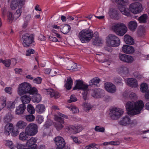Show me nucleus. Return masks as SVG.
I'll list each match as a JSON object with an SVG mask.
<instances>
[{
  "mask_svg": "<svg viewBox=\"0 0 149 149\" xmlns=\"http://www.w3.org/2000/svg\"><path fill=\"white\" fill-rule=\"evenodd\" d=\"M31 97L30 95L26 94L20 97V100L22 104H28L30 102L31 100Z\"/></svg>",
  "mask_w": 149,
  "mask_h": 149,
  "instance_id": "nucleus-28",
  "label": "nucleus"
},
{
  "mask_svg": "<svg viewBox=\"0 0 149 149\" xmlns=\"http://www.w3.org/2000/svg\"><path fill=\"white\" fill-rule=\"evenodd\" d=\"M110 17L115 19L118 20L119 19L118 11L115 9H110L109 13Z\"/></svg>",
  "mask_w": 149,
  "mask_h": 149,
  "instance_id": "nucleus-19",
  "label": "nucleus"
},
{
  "mask_svg": "<svg viewBox=\"0 0 149 149\" xmlns=\"http://www.w3.org/2000/svg\"><path fill=\"white\" fill-rule=\"evenodd\" d=\"M93 32L89 29H83L79 34V38L83 43L89 42L93 36Z\"/></svg>",
  "mask_w": 149,
  "mask_h": 149,
  "instance_id": "nucleus-1",
  "label": "nucleus"
},
{
  "mask_svg": "<svg viewBox=\"0 0 149 149\" xmlns=\"http://www.w3.org/2000/svg\"><path fill=\"white\" fill-rule=\"evenodd\" d=\"M12 118V115L10 113H8L4 117V121L6 123H8L11 121Z\"/></svg>",
  "mask_w": 149,
  "mask_h": 149,
  "instance_id": "nucleus-49",
  "label": "nucleus"
},
{
  "mask_svg": "<svg viewBox=\"0 0 149 149\" xmlns=\"http://www.w3.org/2000/svg\"><path fill=\"white\" fill-rule=\"evenodd\" d=\"M30 135L26 132L25 130L24 132H21L19 136V138L20 140L22 141L26 140L29 138Z\"/></svg>",
  "mask_w": 149,
  "mask_h": 149,
  "instance_id": "nucleus-30",
  "label": "nucleus"
},
{
  "mask_svg": "<svg viewBox=\"0 0 149 149\" xmlns=\"http://www.w3.org/2000/svg\"><path fill=\"white\" fill-rule=\"evenodd\" d=\"M70 69H68L70 70L76 71L77 69V64L76 63H72L70 65Z\"/></svg>",
  "mask_w": 149,
  "mask_h": 149,
  "instance_id": "nucleus-55",
  "label": "nucleus"
},
{
  "mask_svg": "<svg viewBox=\"0 0 149 149\" xmlns=\"http://www.w3.org/2000/svg\"><path fill=\"white\" fill-rule=\"evenodd\" d=\"M115 1L117 3L123 6L119 8L120 11L123 14L127 16H131V13L128 10L123 7L127 4L128 0H115Z\"/></svg>",
  "mask_w": 149,
  "mask_h": 149,
  "instance_id": "nucleus-7",
  "label": "nucleus"
},
{
  "mask_svg": "<svg viewBox=\"0 0 149 149\" xmlns=\"http://www.w3.org/2000/svg\"><path fill=\"white\" fill-rule=\"evenodd\" d=\"M123 113L124 111L122 109L114 107L110 110L109 115L112 119L116 120L120 117Z\"/></svg>",
  "mask_w": 149,
  "mask_h": 149,
  "instance_id": "nucleus-5",
  "label": "nucleus"
},
{
  "mask_svg": "<svg viewBox=\"0 0 149 149\" xmlns=\"http://www.w3.org/2000/svg\"><path fill=\"white\" fill-rule=\"evenodd\" d=\"M104 87L106 90L109 93H113L116 91V87L112 83H106L104 84Z\"/></svg>",
  "mask_w": 149,
  "mask_h": 149,
  "instance_id": "nucleus-16",
  "label": "nucleus"
},
{
  "mask_svg": "<svg viewBox=\"0 0 149 149\" xmlns=\"http://www.w3.org/2000/svg\"><path fill=\"white\" fill-rule=\"evenodd\" d=\"M84 110L87 111L90 110L92 107L91 105L86 102H84L83 104Z\"/></svg>",
  "mask_w": 149,
  "mask_h": 149,
  "instance_id": "nucleus-45",
  "label": "nucleus"
},
{
  "mask_svg": "<svg viewBox=\"0 0 149 149\" xmlns=\"http://www.w3.org/2000/svg\"><path fill=\"white\" fill-rule=\"evenodd\" d=\"M102 91L100 88L93 89L91 92L92 96L95 98H100L102 96Z\"/></svg>",
  "mask_w": 149,
  "mask_h": 149,
  "instance_id": "nucleus-18",
  "label": "nucleus"
},
{
  "mask_svg": "<svg viewBox=\"0 0 149 149\" xmlns=\"http://www.w3.org/2000/svg\"><path fill=\"white\" fill-rule=\"evenodd\" d=\"M55 143L58 148H63L65 146V143L64 139L61 136L56 137L54 140Z\"/></svg>",
  "mask_w": 149,
  "mask_h": 149,
  "instance_id": "nucleus-15",
  "label": "nucleus"
},
{
  "mask_svg": "<svg viewBox=\"0 0 149 149\" xmlns=\"http://www.w3.org/2000/svg\"><path fill=\"white\" fill-rule=\"evenodd\" d=\"M128 85L132 87H136L138 86L136 80L134 78H129L127 80Z\"/></svg>",
  "mask_w": 149,
  "mask_h": 149,
  "instance_id": "nucleus-25",
  "label": "nucleus"
},
{
  "mask_svg": "<svg viewBox=\"0 0 149 149\" xmlns=\"http://www.w3.org/2000/svg\"><path fill=\"white\" fill-rule=\"evenodd\" d=\"M73 84V80L70 77L67 78L66 83L64 85V86L68 90H70L72 88Z\"/></svg>",
  "mask_w": 149,
  "mask_h": 149,
  "instance_id": "nucleus-29",
  "label": "nucleus"
},
{
  "mask_svg": "<svg viewBox=\"0 0 149 149\" xmlns=\"http://www.w3.org/2000/svg\"><path fill=\"white\" fill-rule=\"evenodd\" d=\"M119 39L113 34H109L107 37V43L109 46L117 47L120 44Z\"/></svg>",
  "mask_w": 149,
  "mask_h": 149,
  "instance_id": "nucleus-4",
  "label": "nucleus"
},
{
  "mask_svg": "<svg viewBox=\"0 0 149 149\" xmlns=\"http://www.w3.org/2000/svg\"><path fill=\"white\" fill-rule=\"evenodd\" d=\"M148 15L146 14H143L138 18V20L141 23H145L146 22Z\"/></svg>",
  "mask_w": 149,
  "mask_h": 149,
  "instance_id": "nucleus-37",
  "label": "nucleus"
},
{
  "mask_svg": "<svg viewBox=\"0 0 149 149\" xmlns=\"http://www.w3.org/2000/svg\"><path fill=\"white\" fill-rule=\"evenodd\" d=\"M122 51L127 54H131L134 52V48L132 46L124 45L122 47Z\"/></svg>",
  "mask_w": 149,
  "mask_h": 149,
  "instance_id": "nucleus-17",
  "label": "nucleus"
},
{
  "mask_svg": "<svg viewBox=\"0 0 149 149\" xmlns=\"http://www.w3.org/2000/svg\"><path fill=\"white\" fill-rule=\"evenodd\" d=\"M144 106L143 102L142 100H140L135 102L134 110V112L132 113L131 114L135 115L140 113Z\"/></svg>",
  "mask_w": 149,
  "mask_h": 149,
  "instance_id": "nucleus-10",
  "label": "nucleus"
},
{
  "mask_svg": "<svg viewBox=\"0 0 149 149\" xmlns=\"http://www.w3.org/2000/svg\"><path fill=\"white\" fill-rule=\"evenodd\" d=\"M22 13V10L21 8H19L17 10L16 12L13 15L14 19H16L18 18L21 15Z\"/></svg>",
  "mask_w": 149,
  "mask_h": 149,
  "instance_id": "nucleus-47",
  "label": "nucleus"
},
{
  "mask_svg": "<svg viewBox=\"0 0 149 149\" xmlns=\"http://www.w3.org/2000/svg\"><path fill=\"white\" fill-rule=\"evenodd\" d=\"M118 57L120 60L124 63H131L134 61L132 56L127 54L119 53Z\"/></svg>",
  "mask_w": 149,
  "mask_h": 149,
  "instance_id": "nucleus-11",
  "label": "nucleus"
},
{
  "mask_svg": "<svg viewBox=\"0 0 149 149\" xmlns=\"http://www.w3.org/2000/svg\"><path fill=\"white\" fill-rule=\"evenodd\" d=\"M34 36L33 34H30L27 33L23 34L22 38L23 46L25 47H28L32 43L34 42Z\"/></svg>",
  "mask_w": 149,
  "mask_h": 149,
  "instance_id": "nucleus-3",
  "label": "nucleus"
},
{
  "mask_svg": "<svg viewBox=\"0 0 149 149\" xmlns=\"http://www.w3.org/2000/svg\"><path fill=\"white\" fill-rule=\"evenodd\" d=\"M137 33L139 36H142L144 35L145 33V30L143 28L141 29L138 31Z\"/></svg>",
  "mask_w": 149,
  "mask_h": 149,
  "instance_id": "nucleus-60",
  "label": "nucleus"
},
{
  "mask_svg": "<svg viewBox=\"0 0 149 149\" xmlns=\"http://www.w3.org/2000/svg\"><path fill=\"white\" fill-rule=\"evenodd\" d=\"M137 26V24L135 21H131L129 22L128 28L132 31H134L136 29Z\"/></svg>",
  "mask_w": 149,
  "mask_h": 149,
  "instance_id": "nucleus-31",
  "label": "nucleus"
},
{
  "mask_svg": "<svg viewBox=\"0 0 149 149\" xmlns=\"http://www.w3.org/2000/svg\"><path fill=\"white\" fill-rule=\"evenodd\" d=\"M54 119L57 122V123H64V119L60 116H59L58 115H55V116Z\"/></svg>",
  "mask_w": 149,
  "mask_h": 149,
  "instance_id": "nucleus-50",
  "label": "nucleus"
},
{
  "mask_svg": "<svg viewBox=\"0 0 149 149\" xmlns=\"http://www.w3.org/2000/svg\"><path fill=\"white\" fill-rule=\"evenodd\" d=\"M31 87L30 84L24 82L22 83L19 85L17 93L19 96H21L29 92V89Z\"/></svg>",
  "mask_w": 149,
  "mask_h": 149,
  "instance_id": "nucleus-6",
  "label": "nucleus"
},
{
  "mask_svg": "<svg viewBox=\"0 0 149 149\" xmlns=\"http://www.w3.org/2000/svg\"><path fill=\"white\" fill-rule=\"evenodd\" d=\"M26 120L28 122H32L35 119V116L33 114H29L25 116Z\"/></svg>",
  "mask_w": 149,
  "mask_h": 149,
  "instance_id": "nucleus-43",
  "label": "nucleus"
},
{
  "mask_svg": "<svg viewBox=\"0 0 149 149\" xmlns=\"http://www.w3.org/2000/svg\"><path fill=\"white\" fill-rule=\"evenodd\" d=\"M118 70L120 72L123 73L125 74H128L129 72L128 68L124 66H122L119 67Z\"/></svg>",
  "mask_w": 149,
  "mask_h": 149,
  "instance_id": "nucleus-39",
  "label": "nucleus"
},
{
  "mask_svg": "<svg viewBox=\"0 0 149 149\" xmlns=\"http://www.w3.org/2000/svg\"><path fill=\"white\" fill-rule=\"evenodd\" d=\"M95 130L97 132H104L105 131V128L103 127L96 126L95 128Z\"/></svg>",
  "mask_w": 149,
  "mask_h": 149,
  "instance_id": "nucleus-54",
  "label": "nucleus"
},
{
  "mask_svg": "<svg viewBox=\"0 0 149 149\" xmlns=\"http://www.w3.org/2000/svg\"><path fill=\"white\" fill-rule=\"evenodd\" d=\"M26 125V122L22 120H19L16 124V126L18 129H23L25 127Z\"/></svg>",
  "mask_w": 149,
  "mask_h": 149,
  "instance_id": "nucleus-33",
  "label": "nucleus"
},
{
  "mask_svg": "<svg viewBox=\"0 0 149 149\" xmlns=\"http://www.w3.org/2000/svg\"><path fill=\"white\" fill-rule=\"evenodd\" d=\"M35 51L34 49H29L26 51V56H30L31 54H33L35 53Z\"/></svg>",
  "mask_w": 149,
  "mask_h": 149,
  "instance_id": "nucleus-61",
  "label": "nucleus"
},
{
  "mask_svg": "<svg viewBox=\"0 0 149 149\" xmlns=\"http://www.w3.org/2000/svg\"><path fill=\"white\" fill-rule=\"evenodd\" d=\"M4 90L6 93L9 94H11L12 93V88L10 87H6Z\"/></svg>",
  "mask_w": 149,
  "mask_h": 149,
  "instance_id": "nucleus-64",
  "label": "nucleus"
},
{
  "mask_svg": "<svg viewBox=\"0 0 149 149\" xmlns=\"http://www.w3.org/2000/svg\"><path fill=\"white\" fill-rule=\"evenodd\" d=\"M36 110L37 113L41 114L45 111V107L44 104H39L36 105Z\"/></svg>",
  "mask_w": 149,
  "mask_h": 149,
  "instance_id": "nucleus-26",
  "label": "nucleus"
},
{
  "mask_svg": "<svg viewBox=\"0 0 149 149\" xmlns=\"http://www.w3.org/2000/svg\"><path fill=\"white\" fill-rule=\"evenodd\" d=\"M19 0H13L10 4V7L13 10H15L18 6Z\"/></svg>",
  "mask_w": 149,
  "mask_h": 149,
  "instance_id": "nucleus-41",
  "label": "nucleus"
},
{
  "mask_svg": "<svg viewBox=\"0 0 149 149\" xmlns=\"http://www.w3.org/2000/svg\"><path fill=\"white\" fill-rule=\"evenodd\" d=\"M31 15L28 14L24 18V23L22 26L23 28H26L28 25V23L29 22L31 18Z\"/></svg>",
  "mask_w": 149,
  "mask_h": 149,
  "instance_id": "nucleus-34",
  "label": "nucleus"
},
{
  "mask_svg": "<svg viewBox=\"0 0 149 149\" xmlns=\"http://www.w3.org/2000/svg\"><path fill=\"white\" fill-rule=\"evenodd\" d=\"M119 123L121 125L126 126L131 123V120L129 117L126 116L119 121Z\"/></svg>",
  "mask_w": 149,
  "mask_h": 149,
  "instance_id": "nucleus-23",
  "label": "nucleus"
},
{
  "mask_svg": "<svg viewBox=\"0 0 149 149\" xmlns=\"http://www.w3.org/2000/svg\"><path fill=\"white\" fill-rule=\"evenodd\" d=\"M62 124L60 123H55L54 124V125L57 130L59 131L61 130L64 127Z\"/></svg>",
  "mask_w": 149,
  "mask_h": 149,
  "instance_id": "nucleus-48",
  "label": "nucleus"
},
{
  "mask_svg": "<svg viewBox=\"0 0 149 149\" xmlns=\"http://www.w3.org/2000/svg\"><path fill=\"white\" fill-rule=\"evenodd\" d=\"M77 99L75 95H71L70 97V99L68 100V102L71 103L77 101Z\"/></svg>",
  "mask_w": 149,
  "mask_h": 149,
  "instance_id": "nucleus-56",
  "label": "nucleus"
},
{
  "mask_svg": "<svg viewBox=\"0 0 149 149\" xmlns=\"http://www.w3.org/2000/svg\"><path fill=\"white\" fill-rule=\"evenodd\" d=\"M88 85L83 84V82L81 80H77L76 85L73 88V89L74 90L79 89L85 91L88 88Z\"/></svg>",
  "mask_w": 149,
  "mask_h": 149,
  "instance_id": "nucleus-12",
  "label": "nucleus"
},
{
  "mask_svg": "<svg viewBox=\"0 0 149 149\" xmlns=\"http://www.w3.org/2000/svg\"><path fill=\"white\" fill-rule=\"evenodd\" d=\"M19 131L18 129L16 130H13V131L11 132V134L13 136H15L18 135L19 134Z\"/></svg>",
  "mask_w": 149,
  "mask_h": 149,
  "instance_id": "nucleus-62",
  "label": "nucleus"
},
{
  "mask_svg": "<svg viewBox=\"0 0 149 149\" xmlns=\"http://www.w3.org/2000/svg\"><path fill=\"white\" fill-rule=\"evenodd\" d=\"M6 99L4 97H2L0 100V111L6 106Z\"/></svg>",
  "mask_w": 149,
  "mask_h": 149,
  "instance_id": "nucleus-36",
  "label": "nucleus"
},
{
  "mask_svg": "<svg viewBox=\"0 0 149 149\" xmlns=\"http://www.w3.org/2000/svg\"><path fill=\"white\" fill-rule=\"evenodd\" d=\"M47 94L50 95L51 97H53L55 98H58L60 96L59 93L52 89H48L47 90Z\"/></svg>",
  "mask_w": 149,
  "mask_h": 149,
  "instance_id": "nucleus-20",
  "label": "nucleus"
},
{
  "mask_svg": "<svg viewBox=\"0 0 149 149\" xmlns=\"http://www.w3.org/2000/svg\"><path fill=\"white\" fill-rule=\"evenodd\" d=\"M25 0H19V3L18 6L21 8L22 6L25 4Z\"/></svg>",
  "mask_w": 149,
  "mask_h": 149,
  "instance_id": "nucleus-63",
  "label": "nucleus"
},
{
  "mask_svg": "<svg viewBox=\"0 0 149 149\" xmlns=\"http://www.w3.org/2000/svg\"><path fill=\"white\" fill-rule=\"evenodd\" d=\"M71 29V27L68 24H65L62 29H61V31L65 34L68 33Z\"/></svg>",
  "mask_w": 149,
  "mask_h": 149,
  "instance_id": "nucleus-35",
  "label": "nucleus"
},
{
  "mask_svg": "<svg viewBox=\"0 0 149 149\" xmlns=\"http://www.w3.org/2000/svg\"><path fill=\"white\" fill-rule=\"evenodd\" d=\"M6 145V146H8L11 149H13L14 146V145L13 143L12 142L10 141H7Z\"/></svg>",
  "mask_w": 149,
  "mask_h": 149,
  "instance_id": "nucleus-58",
  "label": "nucleus"
},
{
  "mask_svg": "<svg viewBox=\"0 0 149 149\" xmlns=\"http://www.w3.org/2000/svg\"><path fill=\"white\" fill-rule=\"evenodd\" d=\"M135 102H127L125 105L127 110L128 112L134 111Z\"/></svg>",
  "mask_w": 149,
  "mask_h": 149,
  "instance_id": "nucleus-24",
  "label": "nucleus"
},
{
  "mask_svg": "<svg viewBox=\"0 0 149 149\" xmlns=\"http://www.w3.org/2000/svg\"><path fill=\"white\" fill-rule=\"evenodd\" d=\"M148 88V87L147 84L145 83H142L141 85V91L143 93L145 92L146 93L148 91H146Z\"/></svg>",
  "mask_w": 149,
  "mask_h": 149,
  "instance_id": "nucleus-44",
  "label": "nucleus"
},
{
  "mask_svg": "<svg viewBox=\"0 0 149 149\" xmlns=\"http://www.w3.org/2000/svg\"><path fill=\"white\" fill-rule=\"evenodd\" d=\"M27 109L28 111L30 114H34L35 111V110L32 106L31 104H28L27 107Z\"/></svg>",
  "mask_w": 149,
  "mask_h": 149,
  "instance_id": "nucleus-42",
  "label": "nucleus"
},
{
  "mask_svg": "<svg viewBox=\"0 0 149 149\" xmlns=\"http://www.w3.org/2000/svg\"><path fill=\"white\" fill-rule=\"evenodd\" d=\"M36 121L39 123H41L43 121V118L42 116L38 115L36 117Z\"/></svg>",
  "mask_w": 149,
  "mask_h": 149,
  "instance_id": "nucleus-57",
  "label": "nucleus"
},
{
  "mask_svg": "<svg viewBox=\"0 0 149 149\" xmlns=\"http://www.w3.org/2000/svg\"><path fill=\"white\" fill-rule=\"evenodd\" d=\"M7 17L8 19L9 20L10 23H11L12 21L14 19L13 15L10 12L7 13Z\"/></svg>",
  "mask_w": 149,
  "mask_h": 149,
  "instance_id": "nucleus-53",
  "label": "nucleus"
},
{
  "mask_svg": "<svg viewBox=\"0 0 149 149\" xmlns=\"http://www.w3.org/2000/svg\"><path fill=\"white\" fill-rule=\"evenodd\" d=\"M14 129L13 125L12 123L7 124L5 127L4 131L5 134L6 135H9Z\"/></svg>",
  "mask_w": 149,
  "mask_h": 149,
  "instance_id": "nucleus-21",
  "label": "nucleus"
},
{
  "mask_svg": "<svg viewBox=\"0 0 149 149\" xmlns=\"http://www.w3.org/2000/svg\"><path fill=\"white\" fill-rule=\"evenodd\" d=\"M29 90L28 93L32 95L37 94L38 90L37 88L35 87L32 88L31 86V87L29 89Z\"/></svg>",
  "mask_w": 149,
  "mask_h": 149,
  "instance_id": "nucleus-51",
  "label": "nucleus"
},
{
  "mask_svg": "<svg viewBox=\"0 0 149 149\" xmlns=\"http://www.w3.org/2000/svg\"><path fill=\"white\" fill-rule=\"evenodd\" d=\"M124 40L125 42L127 44L132 45L134 43L133 39L128 35H125L124 36Z\"/></svg>",
  "mask_w": 149,
  "mask_h": 149,
  "instance_id": "nucleus-27",
  "label": "nucleus"
},
{
  "mask_svg": "<svg viewBox=\"0 0 149 149\" xmlns=\"http://www.w3.org/2000/svg\"><path fill=\"white\" fill-rule=\"evenodd\" d=\"M42 80V79L41 77H38L33 80V81L35 83L40 84L41 83Z\"/></svg>",
  "mask_w": 149,
  "mask_h": 149,
  "instance_id": "nucleus-59",
  "label": "nucleus"
},
{
  "mask_svg": "<svg viewBox=\"0 0 149 149\" xmlns=\"http://www.w3.org/2000/svg\"><path fill=\"white\" fill-rule=\"evenodd\" d=\"M37 140V138L31 137L28 140L26 143V146L30 149H36L37 145L36 144Z\"/></svg>",
  "mask_w": 149,
  "mask_h": 149,
  "instance_id": "nucleus-14",
  "label": "nucleus"
},
{
  "mask_svg": "<svg viewBox=\"0 0 149 149\" xmlns=\"http://www.w3.org/2000/svg\"><path fill=\"white\" fill-rule=\"evenodd\" d=\"M100 81V79L99 78L97 77L94 78L90 81L89 85H88L90 86L93 85L97 86V84H98Z\"/></svg>",
  "mask_w": 149,
  "mask_h": 149,
  "instance_id": "nucleus-32",
  "label": "nucleus"
},
{
  "mask_svg": "<svg viewBox=\"0 0 149 149\" xmlns=\"http://www.w3.org/2000/svg\"><path fill=\"white\" fill-rule=\"evenodd\" d=\"M26 109V105L24 104H20L17 107L15 110V113L18 115H21L23 113Z\"/></svg>",
  "mask_w": 149,
  "mask_h": 149,
  "instance_id": "nucleus-22",
  "label": "nucleus"
},
{
  "mask_svg": "<svg viewBox=\"0 0 149 149\" xmlns=\"http://www.w3.org/2000/svg\"><path fill=\"white\" fill-rule=\"evenodd\" d=\"M129 9L134 14L139 13L143 10L142 6L141 4L139 2H134L130 5Z\"/></svg>",
  "mask_w": 149,
  "mask_h": 149,
  "instance_id": "nucleus-8",
  "label": "nucleus"
},
{
  "mask_svg": "<svg viewBox=\"0 0 149 149\" xmlns=\"http://www.w3.org/2000/svg\"><path fill=\"white\" fill-rule=\"evenodd\" d=\"M112 28L116 34L120 36H123L127 30L125 25L122 23L116 24L112 26Z\"/></svg>",
  "mask_w": 149,
  "mask_h": 149,
  "instance_id": "nucleus-2",
  "label": "nucleus"
},
{
  "mask_svg": "<svg viewBox=\"0 0 149 149\" xmlns=\"http://www.w3.org/2000/svg\"><path fill=\"white\" fill-rule=\"evenodd\" d=\"M0 62L3 63L6 67H9L10 65L11 61L10 60H3L1 59Z\"/></svg>",
  "mask_w": 149,
  "mask_h": 149,
  "instance_id": "nucleus-52",
  "label": "nucleus"
},
{
  "mask_svg": "<svg viewBox=\"0 0 149 149\" xmlns=\"http://www.w3.org/2000/svg\"><path fill=\"white\" fill-rule=\"evenodd\" d=\"M65 128L69 132H79L82 130V128L80 126L73 125L65 126Z\"/></svg>",
  "mask_w": 149,
  "mask_h": 149,
  "instance_id": "nucleus-13",
  "label": "nucleus"
},
{
  "mask_svg": "<svg viewBox=\"0 0 149 149\" xmlns=\"http://www.w3.org/2000/svg\"><path fill=\"white\" fill-rule=\"evenodd\" d=\"M6 106L8 109L11 110L15 107V102L9 101L6 103Z\"/></svg>",
  "mask_w": 149,
  "mask_h": 149,
  "instance_id": "nucleus-46",
  "label": "nucleus"
},
{
  "mask_svg": "<svg viewBox=\"0 0 149 149\" xmlns=\"http://www.w3.org/2000/svg\"><path fill=\"white\" fill-rule=\"evenodd\" d=\"M41 100V96L39 94H36L32 98V101L34 102L39 103Z\"/></svg>",
  "mask_w": 149,
  "mask_h": 149,
  "instance_id": "nucleus-40",
  "label": "nucleus"
},
{
  "mask_svg": "<svg viewBox=\"0 0 149 149\" xmlns=\"http://www.w3.org/2000/svg\"><path fill=\"white\" fill-rule=\"evenodd\" d=\"M103 43V41L99 37H97L93 40V45L100 46V44Z\"/></svg>",
  "mask_w": 149,
  "mask_h": 149,
  "instance_id": "nucleus-38",
  "label": "nucleus"
},
{
  "mask_svg": "<svg viewBox=\"0 0 149 149\" xmlns=\"http://www.w3.org/2000/svg\"><path fill=\"white\" fill-rule=\"evenodd\" d=\"M38 127L35 123H31L29 124L25 130L30 136H33L36 134L38 132Z\"/></svg>",
  "mask_w": 149,
  "mask_h": 149,
  "instance_id": "nucleus-9",
  "label": "nucleus"
}]
</instances>
